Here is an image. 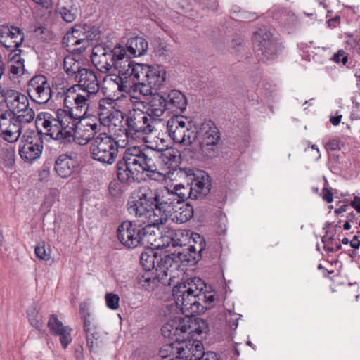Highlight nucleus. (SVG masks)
Wrapping results in <instances>:
<instances>
[{
	"mask_svg": "<svg viewBox=\"0 0 360 360\" xmlns=\"http://www.w3.org/2000/svg\"><path fill=\"white\" fill-rule=\"evenodd\" d=\"M155 245L158 249L162 250L159 255L153 250L148 249L143 252L140 257V263L146 271L155 269L157 276L162 280L164 276H169L167 285L172 286V295L174 303L167 306L169 314H178L180 293V238L172 227H167L158 239Z\"/></svg>",
	"mask_w": 360,
	"mask_h": 360,
	"instance_id": "obj_1",
	"label": "nucleus"
},
{
	"mask_svg": "<svg viewBox=\"0 0 360 360\" xmlns=\"http://www.w3.org/2000/svg\"><path fill=\"white\" fill-rule=\"evenodd\" d=\"M180 184L172 189L166 187L162 195L147 186L139 188L133 200H129L127 209L131 214L142 217L154 226L167 221L179 224L180 216Z\"/></svg>",
	"mask_w": 360,
	"mask_h": 360,
	"instance_id": "obj_2",
	"label": "nucleus"
},
{
	"mask_svg": "<svg viewBox=\"0 0 360 360\" xmlns=\"http://www.w3.org/2000/svg\"><path fill=\"white\" fill-rule=\"evenodd\" d=\"M155 150L141 149L139 147L127 148L122 158L117 163V176L122 183L134 179L139 173L147 172V176L153 180H159L162 174L158 171L155 163Z\"/></svg>",
	"mask_w": 360,
	"mask_h": 360,
	"instance_id": "obj_3",
	"label": "nucleus"
},
{
	"mask_svg": "<svg viewBox=\"0 0 360 360\" xmlns=\"http://www.w3.org/2000/svg\"><path fill=\"white\" fill-rule=\"evenodd\" d=\"M100 35L99 27L94 25L76 24L63 37V45L70 51L81 53L91 45L93 41L98 40Z\"/></svg>",
	"mask_w": 360,
	"mask_h": 360,
	"instance_id": "obj_4",
	"label": "nucleus"
},
{
	"mask_svg": "<svg viewBox=\"0 0 360 360\" xmlns=\"http://www.w3.org/2000/svg\"><path fill=\"white\" fill-rule=\"evenodd\" d=\"M138 221H124L122 222L117 229V237L119 241L125 247L134 248L139 245L148 243L151 240L153 228L149 223L143 220L145 224H141Z\"/></svg>",
	"mask_w": 360,
	"mask_h": 360,
	"instance_id": "obj_5",
	"label": "nucleus"
},
{
	"mask_svg": "<svg viewBox=\"0 0 360 360\" xmlns=\"http://www.w3.org/2000/svg\"><path fill=\"white\" fill-rule=\"evenodd\" d=\"M127 51L124 46L116 44L113 48L108 45H96L92 49L91 61L102 72H110L116 67L125 63Z\"/></svg>",
	"mask_w": 360,
	"mask_h": 360,
	"instance_id": "obj_6",
	"label": "nucleus"
},
{
	"mask_svg": "<svg viewBox=\"0 0 360 360\" xmlns=\"http://www.w3.org/2000/svg\"><path fill=\"white\" fill-rule=\"evenodd\" d=\"M122 119L124 121L125 135L128 139H140L151 134L155 129L153 118H149L139 106H135L122 115Z\"/></svg>",
	"mask_w": 360,
	"mask_h": 360,
	"instance_id": "obj_7",
	"label": "nucleus"
},
{
	"mask_svg": "<svg viewBox=\"0 0 360 360\" xmlns=\"http://www.w3.org/2000/svg\"><path fill=\"white\" fill-rule=\"evenodd\" d=\"M203 282L199 278L181 281V315H193L203 312L205 307L200 303V290Z\"/></svg>",
	"mask_w": 360,
	"mask_h": 360,
	"instance_id": "obj_8",
	"label": "nucleus"
},
{
	"mask_svg": "<svg viewBox=\"0 0 360 360\" xmlns=\"http://www.w3.org/2000/svg\"><path fill=\"white\" fill-rule=\"evenodd\" d=\"M119 143L106 133L99 134L90 146L91 158L103 165H112L117 157Z\"/></svg>",
	"mask_w": 360,
	"mask_h": 360,
	"instance_id": "obj_9",
	"label": "nucleus"
},
{
	"mask_svg": "<svg viewBox=\"0 0 360 360\" xmlns=\"http://www.w3.org/2000/svg\"><path fill=\"white\" fill-rule=\"evenodd\" d=\"M205 248L204 238L190 230L181 229V266H193L201 258Z\"/></svg>",
	"mask_w": 360,
	"mask_h": 360,
	"instance_id": "obj_10",
	"label": "nucleus"
},
{
	"mask_svg": "<svg viewBox=\"0 0 360 360\" xmlns=\"http://www.w3.org/2000/svg\"><path fill=\"white\" fill-rule=\"evenodd\" d=\"M100 126L96 123H91L84 117L78 119L76 122L70 121V124L64 131L63 143L75 141L79 145L84 146L96 137L99 131Z\"/></svg>",
	"mask_w": 360,
	"mask_h": 360,
	"instance_id": "obj_11",
	"label": "nucleus"
},
{
	"mask_svg": "<svg viewBox=\"0 0 360 360\" xmlns=\"http://www.w3.org/2000/svg\"><path fill=\"white\" fill-rule=\"evenodd\" d=\"M77 86H72L64 93L65 110L66 112L72 115L71 120L73 122L84 117L91 100L96 97V95H90L82 91L77 92Z\"/></svg>",
	"mask_w": 360,
	"mask_h": 360,
	"instance_id": "obj_12",
	"label": "nucleus"
},
{
	"mask_svg": "<svg viewBox=\"0 0 360 360\" xmlns=\"http://www.w3.org/2000/svg\"><path fill=\"white\" fill-rule=\"evenodd\" d=\"M181 180L185 181L186 185L189 186L186 188L181 183V189L187 190L186 193L189 198H191L193 191L203 195H207L210 191V176L205 171L181 168Z\"/></svg>",
	"mask_w": 360,
	"mask_h": 360,
	"instance_id": "obj_13",
	"label": "nucleus"
},
{
	"mask_svg": "<svg viewBox=\"0 0 360 360\" xmlns=\"http://www.w3.org/2000/svg\"><path fill=\"white\" fill-rule=\"evenodd\" d=\"M71 117H72V114L66 112L65 109L60 108L53 114L46 112L41 124L53 139L62 142L64 131H66Z\"/></svg>",
	"mask_w": 360,
	"mask_h": 360,
	"instance_id": "obj_14",
	"label": "nucleus"
},
{
	"mask_svg": "<svg viewBox=\"0 0 360 360\" xmlns=\"http://www.w3.org/2000/svg\"><path fill=\"white\" fill-rule=\"evenodd\" d=\"M44 147L41 131H32L24 134L19 145V154L25 162H32L39 158Z\"/></svg>",
	"mask_w": 360,
	"mask_h": 360,
	"instance_id": "obj_15",
	"label": "nucleus"
},
{
	"mask_svg": "<svg viewBox=\"0 0 360 360\" xmlns=\"http://www.w3.org/2000/svg\"><path fill=\"white\" fill-rule=\"evenodd\" d=\"M185 119L186 122L181 120V133L183 134L181 147L185 146V148H181V161L189 162L195 158L200 148L198 145H193L198 135H199V130L198 131L197 127L193 120L188 117H185Z\"/></svg>",
	"mask_w": 360,
	"mask_h": 360,
	"instance_id": "obj_16",
	"label": "nucleus"
},
{
	"mask_svg": "<svg viewBox=\"0 0 360 360\" xmlns=\"http://www.w3.org/2000/svg\"><path fill=\"white\" fill-rule=\"evenodd\" d=\"M199 136L202 141L200 146L202 153L212 158L217 154V145L220 140V133L214 123L211 120H205L199 129Z\"/></svg>",
	"mask_w": 360,
	"mask_h": 360,
	"instance_id": "obj_17",
	"label": "nucleus"
},
{
	"mask_svg": "<svg viewBox=\"0 0 360 360\" xmlns=\"http://www.w3.org/2000/svg\"><path fill=\"white\" fill-rule=\"evenodd\" d=\"M253 42L257 51L261 52L257 54L263 60L271 59L278 50V44L272 39L271 33L266 27L255 32Z\"/></svg>",
	"mask_w": 360,
	"mask_h": 360,
	"instance_id": "obj_18",
	"label": "nucleus"
},
{
	"mask_svg": "<svg viewBox=\"0 0 360 360\" xmlns=\"http://www.w3.org/2000/svg\"><path fill=\"white\" fill-rule=\"evenodd\" d=\"M27 91L30 98L39 104L46 103L51 96L47 78L42 75H36L29 81Z\"/></svg>",
	"mask_w": 360,
	"mask_h": 360,
	"instance_id": "obj_19",
	"label": "nucleus"
},
{
	"mask_svg": "<svg viewBox=\"0 0 360 360\" xmlns=\"http://www.w3.org/2000/svg\"><path fill=\"white\" fill-rule=\"evenodd\" d=\"M0 117V131L8 142L16 141L22 132V124L15 117L13 111L4 110Z\"/></svg>",
	"mask_w": 360,
	"mask_h": 360,
	"instance_id": "obj_20",
	"label": "nucleus"
},
{
	"mask_svg": "<svg viewBox=\"0 0 360 360\" xmlns=\"http://www.w3.org/2000/svg\"><path fill=\"white\" fill-rule=\"evenodd\" d=\"M148 101H134V106H139L155 123L157 117L162 116L167 108L166 98L159 94L153 92Z\"/></svg>",
	"mask_w": 360,
	"mask_h": 360,
	"instance_id": "obj_21",
	"label": "nucleus"
},
{
	"mask_svg": "<svg viewBox=\"0 0 360 360\" xmlns=\"http://www.w3.org/2000/svg\"><path fill=\"white\" fill-rule=\"evenodd\" d=\"M24 39L25 34L20 28L8 25L0 27V44L8 51H15Z\"/></svg>",
	"mask_w": 360,
	"mask_h": 360,
	"instance_id": "obj_22",
	"label": "nucleus"
},
{
	"mask_svg": "<svg viewBox=\"0 0 360 360\" xmlns=\"http://www.w3.org/2000/svg\"><path fill=\"white\" fill-rule=\"evenodd\" d=\"M126 69L123 68L121 72L122 75H127L129 77L130 84H139L141 89H143L146 79L147 78L148 71L150 65L143 63H135L131 59L125 60Z\"/></svg>",
	"mask_w": 360,
	"mask_h": 360,
	"instance_id": "obj_23",
	"label": "nucleus"
},
{
	"mask_svg": "<svg viewBox=\"0 0 360 360\" xmlns=\"http://www.w3.org/2000/svg\"><path fill=\"white\" fill-rule=\"evenodd\" d=\"M159 159L168 170L167 176L170 181H173L176 177L173 178L175 172L178 176L180 171V150L179 148L171 146L167 147L162 150L158 155Z\"/></svg>",
	"mask_w": 360,
	"mask_h": 360,
	"instance_id": "obj_24",
	"label": "nucleus"
},
{
	"mask_svg": "<svg viewBox=\"0 0 360 360\" xmlns=\"http://www.w3.org/2000/svg\"><path fill=\"white\" fill-rule=\"evenodd\" d=\"M77 86L78 90L89 93L90 95H97L99 91L100 85L96 72L86 68L80 70V73L76 76Z\"/></svg>",
	"mask_w": 360,
	"mask_h": 360,
	"instance_id": "obj_25",
	"label": "nucleus"
},
{
	"mask_svg": "<svg viewBox=\"0 0 360 360\" xmlns=\"http://www.w3.org/2000/svg\"><path fill=\"white\" fill-rule=\"evenodd\" d=\"M148 72L143 89H141V91L146 95L153 94L159 90L166 79V71L162 66L150 65Z\"/></svg>",
	"mask_w": 360,
	"mask_h": 360,
	"instance_id": "obj_26",
	"label": "nucleus"
},
{
	"mask_svg": "<svg viewBox=\"0 0 360 360\" xmlns=\"http://www.w3.org/2000/svg\"><path fill=\"white\" fill-rule=\"evenodd\" d=\"M207 330V322L195 314L181 317V335L188 333L191 338H194L196 335L206 333Z\"/></svg>",
	"mask_w": 360,
	"mask_h": 360,
	"instance_id": "obj_27",
	"label": "nucleus"
},
{
	"mask_svg": "<svg viewBox=\"0 0 360 360\" xmlns=\"http://www.w3.org/2000/svg\"><path fill=\"white\" fill-rule=\"evenodd\" d=\"M80 314L84 322V330L86 333L87 347L91 352L97 346V340L100 338L99 328L95 318L88 311L80 308Z\"/></svg>",
	"mask_w": 360,
	"mask_h": 360,
	"instance_id": "obj_28",
	"label": "nucleus"
},
{
	"mask_svg": "<svg viewBox=\"0 0 360 360\" xmlns=\"http://www.w3.org/2000/svg\"><path fill=\"white\" fill-rule=\"evenodd\" d=\"M181 360H200L204 354V346L195 338H186L181 335Z\"/></svg>",
	"mask_w": 360,
	"mask_h": 360,
	"instance_id": "obj_29",
	"label": "nucleus"
},
{
	"mask_svg": "<svg viewBox=\"0 0 360 360\" xmlns=\"http://www.w3.org/2000/svg\"><path fill=\"white\" fill-rule=\"evenodd\" d=\"M0 94L4 97V101L8 107L12 109V111H22L23 109L29 107V101L27 97L16 91L1 89ZM9 111H11L10 110Z\"/></svg>",
	"mask_w": 360,
	"mask_h": 360,
	"instance_id": "obj_30",
	"label": "nucleus"
},
{
	"mask_svg": "<svg viewBox=\"0 0 360 360\" xmlns=\"http://www.w3.org/2000/svg\"><path fill=\"white\" fill-rule=\"evenodd\" d=\"M77 166V161L72 156L68 154L60 155L55 162L54 170L61 178H68L71 176Z\"/></svg>",
	"mask_w": 360,
	"mask_h": 360,
	"instance_id": "obj_31",
	"label": "nucleus"
},
{
	"mask_svg": "<svg viewBox=\"0 0 360 360\" xmlns=\"http://www.w3.org/2000/svg\"><path fill=\"white\" fill-rule=\"evenodd\" d=\"M127 57H139L145 55L148 51V45L147 41L141 37H135L127 40L126 47Z\"/></svg>",
	"mask_w": 360,
	"mask_h": 360,
	"instance_id": "obj_32",
	"label": "nucleus"
},
{
	"mask_svg": "<svg viewBox=\"0 0 360 360\" xmlns=\"http://www.w3.org/2000/svg\"><path fill=\"white\" fill-rule=\"evenodd\" d=\"M161 331L165 338L174 340V343L180 344V319L175 317L169 320L162 327Z\"/></svg>",
	"mask_w": 360,
	"mask_h": 360,
	"instance_id": "obj_33",
	"label": "nucleus"
},
{
	"mask_svg": "<svg viewBox=\"0 0 360 360\" xmlns=\"http://www.w3.org/2000/svg\"><path fill=\"white\" fill-rule=\"evenodd\" d=\"M180 115H174L171 117L167 122V132L170 137L176 143L180 145V140L179 139L180 136Z\"/></svg>",
	"mask_w": 360,
	"mask_h": 360,
	"instance_id": "obj_34",
	"label": "nucleus"
},
{
	"mask_svg": "<svg viewBox=\"0 0 360 360\" xmlns=\"http://www.w3.org/2000/svg\"><path fill=\"white\" fill-rule=\"evenodd\" d=\"M116 101L112 98H103L98 101L99 118L101 120L109 119L112 115V110L116 105Z\"/></svg>",
	"mask_w": 360,
	"mask_h": 360,
	"instance_id": "obj_35",
	"label": "nucleus"
},
{
	"mask_svg": "<svg viewBox=\"0 0 360 360\" xmlns=\"http://www.w3.org/2000/svg\"><path fill=\"white\" fill-rule=\"evenodd\" d=\"M63 68L69 76H75V78H76V76L80 73V70L84 68H82L78 60H76L72 56H68L64 58Z\"/></svg>",
	"mask_w": 360,
	"mask_h": 360,
	"instance_id": "obj_36",
	"label": "nucleus"
},
{
	"mask_svg": "<svg viewBox=\"0 0 360 360\" xmlns=\"http://www.w3.org/2000/svg\"><path fill=\"white\" fill-rule=\"evenodd\" d=\"M27 319L32 327L38 330H41L44 325L43 316L35 307H31L27 309Z\"/></svg>",
	"mask_w": 360,
	"mask_h": 360,
	"instance_id": "obj_37",
	"label": "nucleus"
},
{
	"mask_svg": "<svg viewBox=\"0 0 360 360\" xmlns=\"http://www.w3.org/2000/svg\"><path fill=\"white\" fill-rule=\"evenodd\" d=\"M124 68L126 69V64L123 63L120 65V67H116L114 69L117 70L119 75H115L114 81L117 84V89L120 91H125L131 86L129 77L127 75H122L121 70Z\"/></svg>",
	"mask_w": 360,
	"mask_h": 360,
	"instance_id": "obj_38",
	"label": "nucleus"
},
{
	"mask_svg": "<svg viewBox=\"0 0 360 360\" xmlns=\"http://www.w3.org/2000/svg\"><path fill=\"white\" fill-rule=\"evenodd\" d=\"M189 198L185 192H181V224L186 222L193 217V207L188 202H184V198Z\"/></svg>",
	"mask_w": 360,
	"mask_h": 360,
	"instance_id": "obj_39",
	"label": "nucleus"
},
{
	"mask_svg": "<svg viewBox=\"0 0 360 360\" xmlns=\"http://www.w3.org/2000/svg\"><path fill=\"white\" fill-rule=\"evenodd\" d=\"M166 103L169 110L173 111L174 108L180 109V91H170L167 94Z\"/></svg>",
	"mask_w": 360,
	"mask_h": 360,
	"instance_id": "obj_40",
	"label": "nucleus"
},
{
	"mask_svg": "<svg viewBox=\"0 0 360 360\" xmlns=\"http://www.w3.org/2000/svg\"><path fill=\"white\" fill-rule=\"evenodd\" d=\"M58 13L61 18L67 22H73L78 14L77 8L70 6H63L58 8Z\"/></svg>",
	"mask_w": 360,
	"mask_h": 360,
	"instance_id": "obj_41",
	"label": "nucleus"
},
{
	"mask_svg": "<svg viewBox=\"0 0 360 360\" xmlns=\"http://www.w3.org/2000/svg\"><path fill=\"white\" fill-rule=\"evenodd\" d=\"M33 35L41 42H49L53 39V32L42 26L35 27L33 31Z\"/></svg>",
	"mask_w": 360,
	"mask_h": 360,
	"instance_id": "obj_42",
	"label": "nucleus"
},
{
	"mask_svg": "<svg viewBox=\"0 0 360 360\" xmlns=\"http://www.w3.org/2000/svg\"><path fill=\"white\" fill-rule=\"evenodd\" d=\"M34 116V112L32 108H30V106L23 109L22 111H18L16 114L15 113V119H17L22 124L32 122Z\"/></svg>",
	"mask_w": 360,
	"mask_h": 360,
	"instance_id": "obj_43",
	"label": "nucleus"
},
{
	"mask_svg": "<svg viewBox=\"0 0 360 360\" xmlns=\"http://www.w3.org/2000/svg\"><path fill=\"white\" fill-rule=\"evenodd\" d=\"M47 326L51 333L53 335L66 327L63 324L62 321L58 319V316L56 314L51 315L48 321Z\"/></svg>",
	"mask_w": 360,
	"mask_h": 360,
	"instance_id": "obj_44",
	"label": "nucleus"
},
{
	"mask_svg": "<svg viewBox=\"0 0 360 360\" xmlns=\"http://www.w3.org/2000/svg\"><path fill=\"white\" fill-rule=\"evenodd\" d=\"M72 328H70L69 326H66L64 329L54 335L55 336H59L60 342L64 349H66L69 344L72 342Z\"/></svg>",
	"mask_w": 360,
	"mask_h": 360,
	"instance_id": "obj_45",
	"label": "nucleus"
},
{
	"mask_svg": "<svg viewBox=\"0 0 360 360\" xmlns=\"http://www.w3.org/2000/svg\"><path fill=\"white\" fill-rule=\"evenodd\" d=\"M106 306L112 309L116 310L119 308L120 297L113 292H106L105 295Z\"/></svg>",
	"mask_w": 360,
	"mask_h": 360,
	"instance_id": "obj_46",
	"label": "nucleus"
},
{
	"mask_svg": "<svg viewBox=\"0 0 360 360\" xmlns=\"http://www.w3.org/2000/svg\"><path fill=\"white\" fill-rule=\"evenodd\" d=\"M34 253L37 258L41 260L48 261L51 258V250L45 248L44 243H39L35 247Z\"/></svg>",
	"mask_w": 360,
	"mask_h": 360,
	"instance_id": "obj_47",
	"label": "nucleus"
},
{
	"mask_svg": "<svg viewBox=\"0 0 360 360\" xmlns=\"http://www.w3.org/2000/svg\"><path fill=\"white\" fill-rule=\"evenodd\" d=\"M333 60L336 63H342L345 65L348 61V57L344 50L340 49L337 53H334Z\"/></svg>",
	"mask_w": 360,
	"mask_h": 360,
	"instance_id": "obj_48",
	"label": "nucleus"
},
{
	"mask_svg": "<svg viewBox=\"0 0 360 360\" xmlns=\"http://www.w3.org/2000/svg\"><path fill=\"white\" fill-rule=\"evenodd\" d=\"M174 342L167 343L163 347L160 349V355L162 359H166L167 357L170 356L174 347L173 345Z\"/></svg>",
	"mask_w": 360,
	"mask_h": 360,
	"instance_id": "obj_49",
	"label": "nucleus"
},
{
	"mask_svg": "<svg viewBox=\"0 0 360 360\" xmlns=\"http://www.w3.org/2000/svg\"><path fill=\"white\" fill-rule=\"evenodd\" d=\"M323 199L328 203L332 202L333 201V196L330 190L326 188H324L323 189Z\"/></svg>",
	"mask_w": 360,
	"mask_h": 360,
	"instance_id": "obj_50",
	"label": "nucleus"
},
{
	"mask_svg": "<svg viewBox=\"0 0 360 360\" xmlns=\"http://www.w3.org/2000/svg\"><path fill=\"white\" fill-rule=\"evenodd\" d=\"M328 149L330 150H340V143L336 139H332L330 140L328 143L327 144Z\"/></svg>",
	"mask_w": 360,
	"mask_h": 360,
	"instance_id": "obj_51",
	"label": "nucleus"
},
{
	"mask_svg": "<svg viewBox=\"0 0 360 360\" xmlns=\"http://www.w3.org/2000/svg\"><path fill=\"white\" fill-rule=\"evenodd\" d=\"M334 234L329 235V231H326V234L321 238V242L324 245H329L333 242Z\"/></svg>",
	"mask_w": 360,
	"mask_h": 360,
	"instance_id": "obj_52",
	"label": "nucleus"
},
{
	"mask_svg": "<svg viewBox=\"0 0 360 360\" xmlns=\"http://www.w3.org/2000/svg\"><path fill=\"white\" fill-rule=\"evenodd\" d=\"M253 15L250 13H248L245 11H238V18L236 19V20L243 21L248 19H253Z\"/></svg>",
	"mask_w": 360,
	"mask_h": 360,
	"instance_id": "obj_53",
	"label": "nucleus"
},
{
	"mask_svg": "<svg viewBox=\"0 0 360 360\" xmlns=\"http://www.w3.org/2000/svg\"><path fill=\"white\" fill-rule=\"evenodd\" d=\"M351 206L360 213V198L356 196L350 202Z\"/></svg>",
	"mask_w": 360,
	"mask_h": 360,
	"instance_id": "obj_54",
	"label": "nucleus"
},
{
	"mask_svg": "<svg viewBox=\"0 0 360 360\" xmlns=\"http://www.w3.org/2000/svg\"><path fill=\"white\" fill-rule=\"evenodd\" d=\"M24 70V68H22V66H17V65H12L11 66V72L13 75H18V74H20L21 72H22Z\"/></svg>",
	"mask_w": 360,
	"mask_h": 360,
	"instance_id": "obj_55",
	"label": "nucleus"
},
{
	"mask_svg": "<svg viewBox=\"0 0 360 360\" xmlns=\"http://www.w3.org/2000/svg\"><path fill=\"white\" fill-rule=\"evenodd\" d=\"M12 60L14 61V63H16L15 65L17 66H22V68H24V59L22 58L20 56H18V54H15Z\"/></svg>",
	"mask_w": 360,
	"mask_h": 360,
	"instance_id": "obj_56",
	"label": "nucleus"
},
{
	"mask_svg": "<svg viewBox=\"0 0 360 360\" xmlns=\"http://www.w3.org/2000/svg\"><path fill=\"white\" fill-rule=\"evenodd\" d=\"M350 246L354 249H359L360 247V241L357 236H354L353 239L350 241Z\"/></svg>",
	"mask_w": 360,
	"mask_h": 360,
	"instance_id": "obj_57",
	"label": "nucleus"
},
{
	"mask_svg": "<svg viewBox=\"0 0 360 360\" xmlns=\"http://www.w3.org/2000/svg\"><path fill=\"white\" fill-rule=\"evenodd\" d=\"M205 6L208 9L212 11H216L218 6L215 0H210V2L207 3Z\"/></svg>",
	"mask_w": 360,
	"mask_h": 360,
	"instance_id": "obj_58",
	"label": "nucleus"
},
{
	"mask_svg": "<svg viewBox=\"0 0 360 360\" xmlns=\"http://www.w3.org/2000/svg\"><path fill=\"white\" fill-rule=\"evenodd\" d=\"M342 115L332 116L330 119V122L333 125H338L341 121Z\"/></svg>",
	"mask_w": 360,
	"mask_h": 360,
	"instance_id": "obj_59",
	"label": "nucleus"
},
{
	"mask_svg": "<svg viewBox=\"0 0 360 360\" xmlns=\"http://www.w3.org/2000/svg\"><path fill=\"white\" fill-rule=\"evenodd\" d=\"M109 191L110 194L115 195L117 193V191L116 190V183L111 182L109 185Z\"/></svg>",
	"mask_w": 360,
	"mask_h": 360,
	"instance_id": "obj_60",
	"label": "nucleus"
},
{
	"mask_svg": "<svg viewBox=\"0 0 360 360\" xmlns=\"http://www.w3.org/2000/svg\"><path fill=\"white\" fill-rule=\"evenodd\" d=\"M35 3L41 4L43 6H48L51 4L52 0H33Z\"/></svg>",
	"mask_w": 360,
	"mask_h": 360,
	"instance_id": "obj_61",
	"label": "nucleus"
},
{
	"mask_svg": "<svg viewBox=\"0 0 360 360\" xmlns=\"http://www.w3.org/2000/svg\"><path fill=\"white\" fill-rule=\"evenodd\" d=\"M181 100L184 101L183 104H181V113H183L184 111L185 110L186 106L187 105V99H186V97L182 93H181Z\"/></svg>",
	"mask_w": 360,
	"mask_h": 360,
	"instance_id": "obj_62",
	"label": "nucleus"
},
{
	"mask_svg": "<svg viewBox=\"0 0 360 360\" xmlns=\"http://www.w3.org/2000/svg\"><path fill=\"white\" fill-rule=\"evenodd\" d=\"M200 296H202L204 299H206L207 301L209 302V303H212L214 302V296L213 295H209V296H205L203 294H200Z\"/></svg>",
	"mask_w": 360,
	"mask_h": 360,
	"instance_id": "obj_63",
	"label": "nucleus"
},
{
	"mask_svg": "<svg viewBox=\"0 0 360 360\" xmlns=\"http://www.w3.org/2000/svg\"><path fill=\"white\" fill-rule=\"evenodd\" d=\"M241 317V315L238 318H236L235 320L233 321L232 323L231 324V327L233 328L234 330H236L238 326V321Z\"/></svg>",
	"mask_w": 360,
	"mask_h": 360,
	"instance_id": "obj_64",
	"label": "nucleus"
}]
</instances>
